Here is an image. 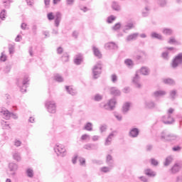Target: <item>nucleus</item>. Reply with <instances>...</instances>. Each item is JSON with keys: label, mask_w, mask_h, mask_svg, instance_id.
Wrapping results in <instances>:
<instances>
[{"label": "nucleus", "mask_w": 182, "mask_h": 182, "mask_svg": "<svg viewBox=\"0 0 182 182\" xmlns=\"http://www.w3.org/2000/svg\"><path fill=\"white\" fill-rule=\"evenodd\" d=\"M47 18L48 21H53L54 19V25L56 28H58L60 25V21H62V14L58 11L54 15L53 12H50L47 14Z\"/></svg>", "instance_id": "obj_1"}, {"label": "nucleus", "mask_w": 182, "mask_h": 182, "mask_svg": "<svg viewBox=\"0 0 182 182\" xmlns=\"http://www.w3.org/2000/svg\"><path fill=\"white\" fill-rule=\"evenodd\" d=\"M28 85H29V76L28 75L24 76L22 81H18V86L20 87L22 93H26Z\"/></svg>", "instance_id": "obj_2"}, {"label": "nucleus", "mask_w": 182, "mask_h": 182, "mask_svg": "<svg viewBox=\"0 0 182 182\" xmlns=\"http://www.w3.org/2000/svg\"><path fill=\"white\" fill-rule=\"evenodd\" d=\"M54 151L56 153L57 156H60V157H65V156H66V149L63 145H55Z\"/></svg>", "instance_id": "obj_3"}, {"label": "nucleus", "mask_w": 182, "mask_h": 182, "mask_svg": "<svg viewBox=\"0 0 182 182\" xmlns=\"http://www.w3.org/2000/svg\"><path fill=\"white\" fill-rule=\"evenodd\" d=\"M45 105L48 113H56V103L54 101H46Z\"/></svg>", "instance_id": "obj_4"}, {"label": "nucleus", "mask_w": 182, "mask_h": 182, "mask_svg": "<svg viewBox=\"0 0 182 182\" xmlns=\"http://www.w3.org/2000/svg\"><path fill=\"white\" fill-rule=\"evenodd\" d=\"M180 65H182V53L178 54L173 59L171 63V68H173V69H176V68H178V66H180Z\"/></svg>", "instance_id": "obj_5"}, {"label": "nucleus", "mask_w": 182, "mask_h": 182, "mask_svg": "<svg viewBox=\"0 0 182 182\" xmlns=\"http://www.w3.org/2000/svg\"><path fill=\"white\" fill-rule=\"evenodd\" d=\"M144 106L145 109H149L150 110L157 109V104L151 100H146L144 102Z\"/></svg>", "instance_id": "obj_6"}, {"label": "nucleus", "mask_w": 182, "mask_h": 182, "mask_svg": "<svg viewBox=\"0 0 182 182\" xmlns=\"http://www.w3.org/2000/svg\"><path fill=\"white\" fill-rule=\"evenodd\" d=\"M92 73L94 79H97V77L100 76V73H102V65H100V63L94 66L92 68Z\"/></svg>", "instance_id": "obj_7"}, {"label": "nucleus", "mask_w": 182, "mask_h": 182, "mask_svg": "<svg viewBox=\"0 0 182 182\" xmlns=\"http://www.w3.org/2000/svg\"><path fill=\"white\" fill-rule=\"evenodd\" d=\"M4 116V119L6 120H9V119H11V117H12V119H14V120L18 119V114H15L14 112H11L8 110H4L2 112Z\"/></svg>", "instance_id": "obj_8"}, {"label": "nucleus", "mask_w": 182, "mask_h": 182, "mask_svg": "<svg viewBox=\"0 0 182 182\" xmlns=\"http://www.w3.org/2000/svg\"><path fill=\"white\" fill-rule=\"evenodd\" d=\"M104 109L106 110H113L114 109V106H116V99H111L107 104L102 105Z\"/></svg>", "instance_id": "obj_9"}, {"label": "nucleus", "mask_w": 182, "mask_h": 182, "mask_svg": "<svg viewBox=\"0 0 182 182\" xmlns=\"http://www.w3.org/2000/svg\"><path fill=\"white\" fill-rule=\"evenodd\" d=\"M162 122L164 124H173L174 123V118L171 115H165L162 117Z\"/></svg>", "instance_id": "obj_10"}, {"label": "nucleus", "mask_w": 182, "mask_h": 182, "mask_svg": "<svg viewBox=\"0 0 182 182\" xmlns=\"http://www.w3.org/2000/svg\"><path fill=\"white\" fill-rule=\"evenodd\" d=\"M139 134H140V130L139 128H132L129 130V136L132 139H136V137L139 136Z\"/></svg>", "instance_id": "obj_11"}, {"label": "nucleus", "mask_w": 182, "mask_h": 182, "mask_svg": "<svg viewBox=\"0 0 182 182\" xmlns=\"http://www.w3.org/2000/svg\"><path fill=\"white\" fill-rule=\"evenodd\" d=\"M170 136V132L167 130L162 131L161 134H159V138L161 140H163L164 141H168V137Z\"/></svg>", "instance_id": "obj_12"}, {"label": "nucleus", "mask_w": 182, "mask_h": 182, "mask_svg": "<svg viewBox=\"0 0 182 182\" xmlns=\"http://www.w3.org/2000/svg\"><path fill=\"white\" fill-rule=\"evenodd\" d=\"M132 82L135 87H137L138 89H140L141 87V84H140V76H139L138 73H136L133 77Z\"/></svg>", "instance_id": "obj_13"}, {"label": "nucleus", "mask_w": 182, "mask_h": 182, "mask_svg": "<svg viewBox=\"0 0 182 182\" xmlns=\"http://www.w3.org/2000/svg\"><path fill=\"white\" fill-rule=\"evenodd\" d=\"M168 141H172L173 143H177V141H180V136L178 135L169 133Z\"/></svg>", "instance_id": "obj_14"}, {"label": "nucleus", "mask_w": 182, "mask_h": 182, "mask_svg": "<svg viewBox=\"0 0 182 182\" xmlns=\"http://www.w3.org/2000/svg\"><path fill=\"white\" fill-rule=\"evenodd\" d=\"M114 133H116V131H113L109 135L107 136V138L105 140V146H110L112 144V141L113 140V137H114Z\"/></svg>", "instance_id": "obj_15"}, {"label": "nucleus", "mask_w": 182, "mask_h": 182, "mask_svg": "<svg viewBox=\"0 0 182 182\" xmlns=\"http://www.w3.org/2000/svg\"><path fill=\"white\" fill-rule=\"evenodd\" d=\"M110 94L113 96H120L122 95V92L119 90V89L116 87H112L109 89Z\"/></svg>", "instance_id": "obj_16"}, {"label": "nucleus", "mask_w": 182, "mask_h": 182, "mask_svg": "<svg viewBox=\"0 0 182 182\" xmlns=\"http://www.w3.org/2000/svg\"><path fill=\"white\" fill-rule=\"evenodd\" d=\"M65 90L71 96H76L77 95V91L70 86H65Z\"/></svg>", "instance_id": "obj_17"}, {"label": "nucleus", "mask_w": 182, "mask_h": 182, "mask_svg": "<svg viewBox=\"0 0 182 182\" xmlns=\"http://www.w3.org/2000/svg\"><path fill=\"white\" fill-rule=\"evenodd\" d=\"M82 62H83V55H82V54L77 55L74 59L75 65H80Z\"/></svg>", "instance_id": "obj_18"}, {"label": "nucleus", "mask_w": 182, "mask_h": 182, "mask_svg": "<svg viewBox=\"0 0 182 182\" xmlns=\"http://www.w3.org/2000/svg\"><path fill=\"white\" fill-rule=\"evenodd\" d=\"M105 49L110 50V49H117L118 47H117V45H116V43L113 42H110V43H107L105 45Z\"/></svg>", "instance_id": "obj_19"}, {"label": "nucleus", "mask_w": 182, "mask_h": 182, "mask_svg": "<svg viewBox=\"0 0 182 182\" xmlns=\"http://www.w3.org/2000/svg\"><path fill=\"white\" fill-rule=\"evenodd\" d=\"M92 50L96 58H97L98 59H102V53H100V50H99V48H96L95 46H93Z\"/></svg>", "instance_id": "obj_20"}, {"label": "nucleus", "mask_w": 182, "mask_h": 182, "mask_svg": "<svg viewBox=\"0 0 182 182\" xmlns=\"http://www.w3.org/2000/svg\"><path fill=\"white\" fill-rule=\"evenodd\" d=\"M181 166L178 164H175L171 168V171L173 174H176V173H178Z\"/></svg>", "instance_id": "obj_21"}, {"label": "nucleus", "mask_w": 182, "mask_h": 182, "mask_svg": "<svg viewBox=\"0 0 182 182\" xmlns=\"http://www.w3.org/2000/svg\"><path fill=\"white\" fill-rule=\"evenodd\" d=\"M137 36H139V33L130 34L127 37V42H130L131 41H136L137 39Z\"/></svg>", "instance_id": "obj_22"}, {"label": "nucleus", "mask_w": 182, "mask_h": 182, "mask_svg": "<svg viewBox=\"0 0 182 182\" xmlns=\"http://www.w3.org/2000/svg\"><path fill=\"white\" fill-rule=\"evenodd\" d=\"M134 28V25L133 23H128L123 27V32L126 33L127 31H130V29H133Z\"/></svg>", "instance_id": "obj_23"}, {"label": "nucleus", "mask_w": 182, "mask_h": 182, "mask_svg": "<svg viewBox=\"0 0 182 182\" xmlns=\"http://www.w3.org/2000/svg\"><path fill=\"white\" fill-rule=\"evenodd\" d=\"M144 173L148 177H156V172L150 168L146 169Z\"/></svg>", "instance_id": "obj_24"}, {"label": "nucleus", "mask_w": 182, "mask_h": 182, "mask_svg": "<svg viewBox=\"0 0 182 182\" xmlns=\"http://www.w3.org/2000/svg\"><path fill=\"white\" fill-rule=\"evenodd\" d=\"M113 156L110 154H107L106 156V163L107 164H108V166H109L110 167H112V164H113Z\"/></svg>", "instance_id": "obj_25"}, {"label": "nucleus", "mask_w": 182, "mask_h": 182, "mask_svg": "<svg viewBox=\"0 0 182 182\" xmlns=\"http://www.w3.org/2000/svg\"><path fill=\"white\" fill-rule=\"evenodd\" d=\"M84 130L87 132H92L93 131V124L92 122H87L83 128Z\"/></svg>", "instance_id": "obj_26"}, {"label": "nucleus", "mask_w": 182, "mask_h": 182, "mask_svg": "<svg viewBox=\"0 0 182 182\" xmlns=\"http://www.w3.org/2000/svg\"><path fill=\"white\" fill-rule=\"evenodd\" d=\"M151 38L153 39H159V41H163V36L156 32H153L151 33Z\"/></svg>", "instance_id": "obj_27"}, {"label": "nucleus", "mask_w": 182, "mask_h": 182, "mask_svg": "<svg viewBox=\"0 0 182 182\" xmlns=\"http://www.w3.org/2000/svg\"><path fill=\"white\" fill-rule=\"evenodd\" d=\"M164 95H166V91L163 90L155 91L153 93L154 97H161V96H164Z\"/></svg>", "instance_id": "obj_28"}, {"label": "nucleus", "mask_w": 182, "mask_h": 182, "mask_svg": "<svg viewBox=\"0 0 182 182\" xmlns=\"http://www.w3.org/2000/svg\"><path fill=\"white\" fill-rule=\"evenodd\" d=\"M124 63L126 66H127V68H129V69H132V68L134 66V63H133V60H132L131 59H126L124 60Z\"/></svg>", "instance_id": "obj_29"}, {"label": "nucleus", "mask_w": 182, "mask_h": 182, "mask_svg": "<svg viewBox=\"0 0 182 182\" xmlns=\"http://www.w3.org/2000/svg\"><path fill=\"white\" fill-rule=\"evenodd\" d=\"M141 74L147 76L150 73V70L146 67H142L140 70Z\"/></svg>", "instance_id": "obj_30"}, {"label": "nucleus", "mask_w": 182, "mask_h": 182, "mask_svg": "<svg viewBox=\"0 0 182 182\" xmlns=\"http://www.w3.org/2000/svg\"><path fill=\"white\" fill-rule=\"evenodd\" d=\"M162 33H164V35L170 36L171 35H173V29L164 28L162 30Z\"/></svg>", "instance_id": "obj_31"}, {"label": "nucleus", "mask_w": 182, "mask_h": 182, "mask_svg": "<svg viewBox=\"0 0 182 182\" xmlns=\"http://www.w3.org/2000/svg\"><path fill=\"white\" fill-rule=\"evenodd\" d=\"M9 168L10 171H16V170H18V164L15 163H10L9 164Z\"/></svg>", "instance_id": "obj_32"}, {"label": "nucleus", "mask_w": 182, "mask_h": 182, "mask_svg": "<svg viewBox=\"0 0 182 182\" xmlns=\"http://www.w3.org/2000/svg\"><path fill=\"white\" fill-rule=\"evenodd\" d=\"M84 149H85V150H94V149H96V144H87L84 145Z\"/></svg>", "instance_id": "obj_33"}, {"label": "nucleus", "mask_w": 182, "mask_h": 182, "mask_svg": "<svg viewBox=\"0 0 182 182\" xmlns=\"http://www.w3.org/2000/svg\"><path fill=\"white\" fill-rule=\"evenodd\" d=\"M171 161H173V156H169L166 158L165 162L164 163V165L165 166H170L171 164Z\"/></svg>", "instance_id": "obj_34"}, {"label": "nucleus", "mask_w": 182, "mask_h": 182, "mask_svg": "<svg viewBox=\"0 0 182 182\" xmlns=\"http://www.w3.org/2000/svg\"><path fill=\"white\" fill-rule=\"evenodd\" d=\"M129 110H130V103L126 102L122 107V112L123 113H127Z\"/></svg>", "instance_id": "obj_35"}, {"label": "nucleus", "mask_w": 182, "mask_h": 182, "mask_svg": "<svg viewBox=\"0 0 182 182\" xmlns=\"http://www.w3.org/2000/svg\"><path fill=\"white\" fill-rule=\"evenodd\" d=\"M112 9H114V11H119L122 9V7H120V5H119V4L115 1L112 3Z\"/></svg>", "instance_id": "obj_36"}, {"label": "nucleus", "mask_w": 182, "mask_h": 182, "mask_svg": "<svg viewBox=\"0 0 182 182\" xmlns=\"http://www.w3.org/2000/svg\"><path fill=\"white\" fill-rule=\"evenodd\" d=\"M13 158L14 160H16V161H21V154H19V152L18 151H15L13 154Z\"/></svg>", "instance_id": "obj_37"}, {"label": "nucleus", "mask_w": 182, "mask_h": 182, "mask_svg": "<svg viewBox=\"0 0 182 182\" xmlns=\"http://www.w3.org/2000/svg\"><path fill=\"white\" fill-rule=\"evenodd\" d=\"M26 173L27 174V177H29V178H32L33 177V169L28 168L26 169Z\"/></svg>", "instance_id": "obj_38"}, {"label": "nucleus", "mask_w": 182, "mask_h": 182, "mask_svg": "<svg viewBox=\"0 0 182 182\" xmlns=\"http://www.w3.org/2000/svg\"><path fill=\"white\" fill-rule=\"evenodd\" d=\"M164 83H165V85H176V82L171 78L164 79Z\"/></svg>", "instance_id": "obj_39"}, {"label": "nucleus", "mask_w": 182, "mask_h": 182, "mask_svg": "<svg viewBox=\"0 0 182 182\" xmlns=\"http://www.w3.org/2000/svg\"><path fill=\"white\" fill-rule=\"evenodd\" d=\"M170 45H178V41H176L174 37H171L168 41Z\"/></svg>", "instance_id": "obj_40"}, {"label": "nucleus", "mask_w": 182, "mask_h": 182, "mask_svg": "<svg viewBox=\"0 0 182 182\" xmlns=\"http://www.w3.org/2000/svg\"><path fill=\"white\" fill-rule=\"evenodd\" d=\"M78 161L80 166L86 167V159L85 158L80 157Z\"/></svg>", "instance_id": "obj_41"}, {"label": "nucleus", "mask_w": 182, "mask_h": 182, "mask_svg": "<svg viewBox=\"0 0 182 182\" xmlns=\"http://www.w3.org/2000/svg\"><path fill=\"white\" fill-rule=\"evenodd\" d=\"M116 21V16L111 15L107 18V23H113V21Z\"/></svg>", "instance_id": "obj_42"}, {"label": "nucleus", "mask_w": 182, "mask_h": 182, "mask_svg": "<svg viewBox=\"0 0 182 182\" xmlns=\"http://www.w3.org/2000/svg\"><path fill=\"white\" fill-rule=\"evenodd\" d=\"M54 80H56V82H63V77L59 74H57L54 76Z\"/></svg>", "instance_id": "obj_43"}, {"label": "nucleus", "mask_w": 182, "mask_h": 182, "mask_svg": "<svg viewBox=\"0 0 182 182\" xmlns=\"http://www.w3.org/2000/svg\"><path fill=\"white\" fill-rule=\"evenodd\" d=\"M102 99H103V96L100 95V94L95 95L93 98L95 102H100V100H102Z\"/></svg>", "instance_id": "obj_44"}, {"label": "nucleus", "mask_w": 182, "mask_h": 182, "mask_svg": "<svg viewBox=\"0 0 182 182\" xmlns=\"http://www.w3.org/2000/svg\"><path fill=\"white\" fill-rule=\"evenodd\" d=\"M2 1H3L4 8H6V9H9V5L11 4V0H2Z\"/></svg>", "instance_id": "obj_45"}, {"label": "nucleus", "mask_w": 182, "mask_h": 182, "mask_svg": "<svg viewBox=\"0 0 182 182\" xmlns=\"http://www.w3.org/2000/svg\"><path fill=\"white\" fill-rule=\"evenodd\" d=\"M149 11H150V8L149 6L145 7V9L142 11V16L146 17L149 15Z\"/></svg>", "instance_id": "obj_46"}, {"label": "nucleus", "mask_w": 182, "mask_h": 182, "mask_svg": "<svg viewBox=\"0 0 182 182\" xmlns=\"http://www.w3.org/2000/svg\"><path fill=\"white\" fill-rule=\"evenodd\" d=\"M122 28V24L120 23H117L114 26H112V31H119Z\"/></svg>", "instance_id": "obj_47"}, {"label": "nucleus", "mask_w": 182, "mask_h": 182, "mask_svg": "<svg viewBox=\"0 0 182 182\" xmlns=\"http://www.w3.org/2000/svg\"><path fill=\"white\" fill-rule=\"evenodd\" d=\"M6 16V11L5 9L2 10V11L0 13V18L4 21Z\"/></svg>", "instance_id": "obj_48"}, {"label": "nucleus", "mask_w": 182, "mask_h": 182, "mask_svg": "<svg viewBox=\"0 0 182 182\" xmlns=\"http://www.w3.org/2000/svg\"><path fill=\"white\" fill-rule=\"evenodd\" d=\"M63 62H68L69 60V55L68 53H64L62 56Z\"/></svg>", "instance_id": "obj_49"}, {"label": "nucleus", "mask_w": 182, "mask_h": 182, "mask_svg": "<svg viewBox=\"0 0 182 182\" xmlns=\"http://www.w3.org/2000/svg\"><path fill=\"white\" fill-rule=\"evenodd\" d=\"M81 140H90V135L85 134L81 136Z\"/></svg>", "instance_id": "obj_50"}, {"label": "nucleus", "mask_w": 182, "mask_h": 182, "mask_svg": "<svg viewBox=\"0 0 182 182\" xmlns=\"http://www.w3.org/2000/svg\"><path fill=\"white\" fill-rule=\"evenodd\" d=\"M162 58L165 59V60H168L170 57L168 56V51L162 53Z\"/></svg>", "instance_id": "obj_51"}, {"label": "nucleus", "mask_w": 182, "mask_h": 182, "mask_svg": "<svg viewBox=\"0 0 182 182\" xmlns=\"http://www.w3.org/2000/svg\"><path fill=\"white\" fill-rule=\"evenodd\" d=\"M111 80H112V83H116L117 82V75H116V74L112 75Z\"/></svg>", "instance_id": "obj_52"}, {"label": "nucleus", "mask_w": 182, "mask_h": 182, "mask_svg": "<svg viewBox=\"0 0 182 182\" xmlns=\"http://www.w3.org/2000/svg\"><path fill=\"white\" fill-rule=\"evenodd\" d=\"M100 130L101 133L106 132V130H107V125H106V124L101 125L100 127Z\"/></svg>", "instance_id": "obj_53"}, {"label": "nucleus", "mask_w": 182, "mask_h": 182, "mask_svg": "<svg viewBox=\"0 0 182 182\" xmlns=\"http://www.w3.org/2000/svg\"><path fill=\"white\" fill-rule=\"evenodd\" d=\"M101 171H102V173H109V171H110V168L107 166H104L101 168Z\"/></svg>", "instance_id": "obj_54"}, {"label": "nucleus", "mask_w": 182, "mask_h": 182, "mask_svg": "<svg viewBox=\"0 0 182 182\" xmlns=\"http://www.w3.org/2000/svg\"><path fill=\"white\" fill-rule=\"evenodd\" d=\"M158 3L160 6H166L167 1H166V0H159Z\"/></svg>", "instance_id": "obj_55"}, {"label": "nucleus", "mask_w": 182, "mask_h": 182, "mask_svg": "<svg viewBox=\"0 0 182 182\" xmlns=\"http://www.w3.org/2000/svg\"><path fill=\"white\" fill-rule=\"evenodd\" d=\"M0 60L1 62H5L6 60V55H5L4 53H1V55L0 56Z\"/></svg>", "instance_id": "obj_56"}, {"label": "nucleus", "mask_w": 182, "mask_h": 182, "mask_svg": "<svg viewBox=\"0 0 182 182\" xmlns=\"http://www.w3.org/2000/svg\"><path fill=\"white\" fill-rule=\"evenodd\" d=\"M11 65H6L4 70V72L5 73H9V72H11Z\"/></svg>", "instance_id": "obj_57"}, {"label": "nucleus", "mask_w": 182, "mask_h": 182, "mask_svg": "<svg viewBox=\"0 0 182 182\" xmlns=\"http://www.w3.org/2000/svg\"><path fill=\"white\" fill-rule=\"evenodd\" d=\"M151 163L152 166H159V161L154 159H151Z\"/></svg>", "instance_id": "obj_58"}, {"label": "nucleus", "mask_w": 182, "mask_h": 182, "mask_svg": "<svg viewBox=\"0 0 182 182\" xmlns=\"http://www.w3.org/2000/svg\"><path fill=\"white\" fill-rule=\"evenodd\" d=\"M177 94V92L176 90H172L170 93V96L171 97V99H175L176 97V95Z\"/></svg>", "instance_id": "obj_59"}, {"label": "nucleus", "mask_w": 182, "mask_h": 182, "mask_svg": "<svg viewBox=\"0 0 182 182\" xmlns=\"http://www.w3.org/2000/svg\"><path fill=\"white\" fill-rule=\"evenodd\" d=\"M36 31H38V26L36 25H34L32 26V32L33 35H36Z\"/></svg>", "instance_id": "obj_60"}, {"label": "nucleus", "mask_w": 182, "mask_h": 182, "mask_svg": "<svg viewBox=\"0 0 182 182\" xmlns=\"http://www.w3.org/2000/svg\"><path fill=\"white\" fill-rule=\"evenodd\" d=\"M172 150L173 151H180L181 150V147L179 146H173Z\"/></svg>", "instance_id": "obj_61"}, {"label": "nucleus", "mask_w": 182, "mask_h": 182, "mask_svg": "<svg viewBox=\"0 0 182 182\" xmlns=\"http://www.w3.org/2000/svg\"><path fill=\"white\" fill-rule=\"evenodd\" d=\"M77 162V155H75L74 157L72 159V163L73 164H76Z\"/></svg>", "instance_id": "obj_62"}, {"label": "nucleus", "mask_w": 182, "mask_h": 182, "mask_svg": "<svg viewBox=\"0 0 182 182\" xmlns=\"http://www.w3.org/2000/svg\"><path fill=\"white\" fill-rule=\"evenodd\" d=\"M175 182H182V174L176 177Z\"/></svg>", "instance_id": "obj_63"}, {"label": "nucleus", "mask_w": 182, "mask_h": 182, "mask_svg": "<svg viewBox=\"0 0 182 182\" xmlns=\"http://www.w3.org/2000/svg\"><path fill=\"white\" fill-rule=\"evenodd\" d=\"M124 93H130V87H126L123 89Z\"/></svg>", "instance_id": "obj_64"}]
</instances>
